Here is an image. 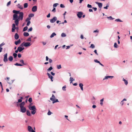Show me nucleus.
<instances>
[{
  "label": "nucleus",
  "instance_id": "nucleus-1",
  "mask_svg": "<svg viewBox=\"0 0 132 132\" xmlns=\"http://www.w3.org/2000/svg\"><path fill=\"white\" fill-rule=\"evenodd\" d=\"M24 14L22 12H20L18 16L17 14H13V20H14V22L16 26H18L20 20H23V17Z\"/></svg>",
  "mask_w": 132,
  "mask_h": 132
},
{
  "label": "nucleus",
  "instance_id": "nucleus-2",
  "mask_svg": "<svg viewBox=\"0 0 132 132\" xmlns=\"http://www.w3.org/2000/svg\"><path fill=\"white\" fill-rule=\"evenodd\" d=\"M25 104V102L23 101L22 102L19 104V106L20 108V111L23 113L25 112L26 111V108L24 106Z\"/></svg>",
  "mask_w": 132,
  "mask_h": 132
},
{
  "label": "nucleus",
  "instance_id": "nucleus-3",
  "mask_svg": "<svg viewBox=\"0 0 132 132\" xmlns=\"http://www.w3.org/2000/svg\"><path fill=\"white\" fill-rule=\"evenodd\" d=\"M32 103H31L28 106L29 109L32 111H31V114L34 115L35 114L36 112V106L35 105L31 106V105Z\"/></svg>",
  "mask_w": 132,
  "mask_h": 132
},
{
  "label": "nucleus",
  "instance_id": "nucleus-4",
  "mask_svg": "<svg viewBox=\"0 0 132 132\" xmlns=\"http://www.w3.org/2000/svg\"><path fill=\"white\" fill-rule=\"evenodd\" d=\"M27 129L28 131L29 132H35V131L33 130L32 127L30 126H28Z\"/></svg>",
  "mask_w": 132,
  "mask_h": 132
},
{
  "label": "nucleus",
  "instance_id": "nucleus-5",
  "mask_svg": "<svg viewBox=\"0 0 132 132\" xmlns=\"http://www.w3.org/2000/svg\"><path fill=\"white\" fill-rule=\"evenodd\" d=\"M7 53L4 55V58L3 59V61L5 62H6L8 60L7 59Z\"/></svg>",
  "mask_w": 132,
  "mask_h": 132
},
{
  "label": "nucleus",
  "instance_id": "nucleus-6",
  "mask_svg": "<svg viewBox=\"0 0 132 132\" xmlns=\"http://www.w3.org/2000/svg\"><path fill=\"white\" fill-rule=\"evenodd\" d=\"M82 14L83 13L82 12H79L77 13V15L79 18H80L82 17Z\"/></svg>",
  "mask_w": 132,
  "mask_h": 132
},
{
  "label": "nucleus",
  "instance_id": "nucleus-7",
  "mask_svg": "<svg viewBox=\"0 0 132 132\" xmlns=\"http://www.w3.org/2000/svg\"><path fill=\"white\" fill-rule=\"evenodd\" d=\"M24 46L25 47H28L31 45V44L30 42H24Z\"/></svg>",
  "mask_w": 132,
  "mask_h": 132
},
{
  "label": "nucleus",
  "instance_id": "nucleus-8",
  "mask_svg": "<svg viewBox=\"0 0 132 132\" xmlns=\"http://www.w3.org/2000/svg\"><path fill=\"white\" fill-rule=\"evenodd\" d=\"M57 20L56 17H54L52 19L50 20V22L51 23H54Z\"/></svg>",
  "mask_w": 132,
  "mask_h": 132
},
{
  "label": "nucleus",
  "instance_id": "nucleus-9",
  "mask_svg": "<svg viewBox=\"0 0 132 132\" xmlns=\"http://www.w3.org/2000/svg\"><path fill=\"white\" fill-rule=\"evenodd\" d=\"M16 25L15 24L13 23L12 24V32H15V29Z\"/></svg>",
  "mask_w": 132,
  "mask_h": 132
},
{
  "label": "nucleus",
  "instance_id": "nucleus-10",
  "mask_svg": "<svg viewBox=\"0 0 132 132\" xmlns=\"http://www.w3.org/2000/svg\"><path fill=\"white\" fill-rule=\"evenodd\" d=\"M95 3L98 5L99 7L101 9L102 8L103 5L102 3H98V2H95Z\"/></svg>",
  "mask_w": 132,
  "mask_h": 132
},
{
  "label": "nucleus",
  "instance_id": "nucleus-11",
  "mask_svg": "<svg viewBox=\"0 0 132 132\" xmlns=\"http://www.w3.org/2000/svg\"><path fill=\"white\" fill-rule=\"evenodd\" d=\"M37 8L36 6H35L32 7V12H35L37 11Z\"/></svg>",
  "mask_w": 132,
  "mask_h": 132
},
{
  "label": "nucleus",
  "instance_id": "nucleus-12",
  "mask_svg": "<svg viewBox=\"0 0 132 132\" xmlns=\"http://www.w3.org/2000/svg\"><path fill=\"white\" fill-rule=\"evenodd\" d=\"M47 75L48 76L49 78L51 79V80L52 81H53V77L52 76L48 73H47Z\"/></svg>",
  "mask_w": 132,
  "mask_h": 132
},
{
  "label": "nucleus",
  "instance_id": "nucleus-13",
  "mask_svg": "<svg viewBox=\"0 0 132 132\" xmlns=\"http://www.w3.org/2000/svg\"><path fill=\"white\" fill-rule=\"evenodd\" d=\"M113 77V76H105V77L103 78V80H104L105 79H107L109 78H110L111 79H112Z\"/></svg>",
  "mask_w": 132,
  "mask_h": 132
},
{
  "label": "nucleus",
  "instance_id": "nucleus-14",
  "mask_svg": "<svg viewBox=\"0 0 132 132\" xmlns=\"http://www.w3.org/2000/svg\"><path fill=\"white\" fill-rule=\"evenodd\" d=\"M50 100L53 101V103H55L59 102V101L57 99H56L55 100H54L52 98H50Z\"/></svg>",
  "mask_w": 132,
  "mask_h": 132
},
{
  "label": "nucleus",
  "instance_id": "nucleus-15",
  "mask_svg": "<svg viewBox=\"0 0 132 132\" xmlns=\"http://www.w3.org/2000/svg\"><path fill=\"white\" fill-rule=\"evenodd\" d=\"M21 43V40L20 39H18V40L15 41L14 42V44L15 45H17Z\"/></svg>",
  "mask_w": 132,
  "mask_h": 132
},
{
  "label": "nucleus",
  "instance_id": "nucleus-16",
  "mask_svg": "<svg viewBox=\"0 0 132 132\" xmlns=\"http://www.w3.org/2000/svg\"><path fill=\"white\" fill-rule=\"evenodd\" d=\"M17 48L19 49V52H21L24 49V47H18Z\"/></svg>",
  "mask_w": 132,
  "mask_h": 132
},
{
  "label": "nucleus",
  "instance_id": "nucleus-17",
  "mask_svg": "<svg viewBox=\"0 0 132 132\" xmlns=\"http://www.w3.org/2000/svg\"><path fill=\"white\" fill-rule=\"evenodd\" d=\"M20 12L19 11H17L15 10H13V12L14 13V14H19Z\"/></svg>",
  "mask_w": 132,
  "mask_h": 132
},
{
  "label": "nucleus",
  "instance_id": "nucleus-18",
  "mask_svg": "<svg viewBox=\"0 0 132 132\" xmlns=\"http://www.w3.org/2000/svg\"><path fill=\"white\" fill-rule=\"evenodd\" d=\"M19 36L18 34L16 33L14 35V38L15 39L17 40L19 39Z\"/></svg>",
  "mask_w": 132,
  "mask_h": 132
},
{
  "label": "nucleus",
  "instance_id": "nucleus-19",
  "mask_svg": "<svg viewBox=\"0 0 132 132\" xmlns=\"http://www.w3.org/2000/svg\"><path fill=\"white\" fill-rule=\"evenodd\" d=\"M79 85V86L80 87L81 90H82V91L83 90V84L82 83H80Z\"/></svg>",
  "mask_w": 132,
  "mask_h": 132
},
{
  "label": "nucleus",
  "instance_id": "nucleus-20",
  "mask_svg": "<svg viewBox=\"0 0 132 132\" xmlns=\"http://www.w3.org/2000/svg\"><path fill=\"white\" fill-rule=\"evenodd\" d=\"M56 35V34L55 32L53 33L50 36V37L51 38L53 37L54 36Z\"/></svg>",
  "mask_w": 132,
  "mask_h": 132
},
{
  "label": "nucleus",
  "instance_id": "nucleus-21",
  "mask_svg": "<svg viewBox=\"0 0 132 132\" xmlns=\"http://www.w3.org/2000/svg\"><path fill=\"white\" fill-rule=\"evenodd\" d=\"M27 114L29 116H31V113L30 111L29 110H27L26 111Z\"/></svg>",
  "mask_w": 132,
  "mask_h": 132
},
{
  "label": "nucleus",
  "instance_id": "nucleus-22",
  "mask_svg": "<svg viewBox=\"0 0 132 132\" xmlns=\"http://www.w3.org/2000/svg\"><path fill=\"white\" fill-rule=\"evenodd\" d=\"M23 36H24L27 37L29 35V34L28 33L26 32H24L23 33Z\"/></svg>",
  "mask_w": 132,
  "mask_h": 132
},
{
  "label": "nucleus",
  "instance_id": "nucleus-23",
  "mask_svg": "<svg viewBox=\"0 0 132 132\" xmlns=\"http://www.w3.org/2000/svg\"><path fill=\"white\" fill-rule=\"evenodd\" d=\"M18 7L21 9H23V6H22L21 5H20V4H19L17 5Z\"/></svg>",
  "mask_w": 132,
  "mask_h": 132
},
{
  "label": "nucleus",
  "instance_id": "nucleus-24",
  "mask_svg": "<svg viewBox=\"0 0 132 132\" xmlns=\"http://www.w3.org/2000/svg\"><path fill=\"white\" fill-rule=\"evenodd\" d=\"M9 61L10 62H11L13 61V57L12 56H10L9 57Z\"/></svg>",
  "mask_w": 132,
  "mask_h": 132
},
{
  "label": "nucleus",
  "instance_id": "nucleus-25",
  "mask_svg": "<svg viewBox=\"0 0 132 132\" xmlns=\"http://www.w3.org/2000/svg\"><path fill=\"white\" fill-rule=\"evenodd\" d=\"M101 102L100 103V104L101 106H102L103 104V101H104V98H103L102 99H101L100 100Z\"/></svg>",
  "mask_w": 132,
  "mask_h": 132
},
{
  "label": "nucleus",
  "instance_id": "nucleus-26",
  "mask_svg": "<svg viewBox=\"0 0 132 132\" xmlns=\"http://www.w3.org/2000/svg\"><path fill=\"white\" fill-rule=\"evenodd\" d=\"M14 65L16 66H23V65L21 64H19L18 63H16L14 64Z\"/></svg>",
  "mask_w": 132,
  "mask_h": 132
},
{
  "label": "nucleus",
  "instance_id": "nucleus-27",
  "mask_svg": "<svg viewBox=\"0 0 132 132\" xmlns=\"http://www.w3.org/2000/svg\"><path fill=\"white\" fill-rule=\"evenodd\" d=\"M123 80L124 81L125 84L126 85H127L128 84V82L127 80H126L124 78H123Z\"/></svg>",
  "mask_w": 132,
  "mask_h": 132
},
{
  "label": "nucleus",
  "instance_id": "nucleus-28",
  "mask_svg": "<svg viewBox=\"0 0 132 132\" xmlns=\"http://www.w3.org/2000/svg\"><path fill=\"white\" fill-rule=\"evenodd\" d=\"M66 36V34L64 33H62L61 34V36L62 37H65Z\"/></svg>",
  "mask_w": 132,
  "mask_h": 132
},
{
  "label": "nucleus",
  "instance_id": "nucleus-29",
  "mask_svg": "<svg viewBox=\"0 0 132 132\" xmlns=\"http://www.w3.org/2000/svg\"><path fill=\"white\" fill-rule=\"evenodd\" d=\"M34 14L32 13L28 15V17L31 18V17H33L34 16Z\"/></svg>",
  "mask_w": 132,
  "mask_h": 132
},
{
  "label": "nucleus",
  "instance_id": "nucleus-30",
  "mask_svg": "<svg viewBox=\"0 0 132 132\" xmlns=\"http://www.w3.org/2000/svg\"><path fill=\"white\" fill-rule=\"evenodd\" d=\"M28 28V27L27 26H26L23 29V31H26Z\"/></svg>",
  "mask_w": 132,
  "mask_h": 132
},
{
  "label": "nucleus",
  "instance_id": "nucleus-31",
  "mask_svg": "<svg viewBox=\"0 0 132 132\" xmlns=\"http://www.w3.org/2000/svg\"><path fill=\"white\" fill-rule=\"evenodd\" d=\"M28 6V4L27 3H25L24 4V8H27Z\"/></svg>",
  "mask_w": 132,
  "mask_h": 132
},
{
  "label": "nucleus",
  "instance_id": "nucleus-32",
  "mask_svg": "<svg viewBox=\"0 0 132 132\" xmlns=\"http://www.w3.org/2000/svg\"><path fill=\"white\" fill-rule=\"evenodd\" d=\"M17 54L15 53H14L13 54V56L15 58L17 57Z\"/></svg>",
  "mask_w": 132,
  "mask_h": 132
},
{
  "label": "nucleus",
  "instance_id": "nucleus-33",
  "mask_svg": "<svg viewBox=\"0 0 132 132\" xmlns=\"http://www.w3.org/2000/svg\"><path fill=\"white\" fill-rule=\"evenodd\" d=\"M20 63L22 64L23 65H26V64L24 63V61L23 60H20Z\"/></svg>",
  "mask_w": 132,
  "mask_h": 132
},
{
  "label": "nucleus",
  "instance_id": "nucleus-34",
  "mask_svg": "<svg viewBox=\"0 0 132 132\" xmlns=\"http://www.w3.org/2000/svg\"><path fill=\"white\" fill-rule=\"evenodd\" d=\"M115 21L117 22H122V21L120 19H116L115 20Z\"/></svg>",
  "mask_w": 132,
  "mask_h": 132
},
{
  "label": "nucleus",
  "instance_id": "nucleus-35",
  "mask_svg": "<svg viewBox=\"0 0 132 132\" xmlns=\"http://www.w3.org/2000/svg\"><path fill=\"white\" fill-rule=\"evenodd\" d=\"M109 6V4H107L106 5V6L104 7V9H108V7Z\"/></svg>",
  "mask_w": 132,
  "mask_h": 132
},
{
  "label": "nucleus",
  "instance_id": "nucleus-36",
  "mask_svg": "<svg viewBox=\"0 0 132 132\" xmlns=\"http://www.w3.org/2000/svg\"><path fill=\"white\" fill-rule=\"evenodd\" d=\"M66 88V85H64L62 87V89L64 91H65L66 89H65Z\"/></svg>",
  "mask_w": 132,
  "mask_h": 132
},
{
  "label": "nucleus",
  "instance_id": "nucleus-37",
  "mask_svg": "<svg viewBox=\"0 0 132 132\" xmlns=\"http://www.w3.org/2000/svg\"><path fill=\"white\" fill-rule=\"evenodd\" d=\"M57 68L58 69H60L61 68V65L60 64L57 65Z\"/></svg>",
  "mask_w": 132,
  "mask_h": 132
},
{
  "label": "nucleus",
  "instance_id": "nucleus-38",
  "mask_svg": "<svg viewBox=\"0 0 132 132\" xmlns=\"http://www.w3.org/2000/svg\"><path fill=\"white\" fill-rule=\"evenodd\" d=\"M53 69V68L52 67H50L47 70L48 71H50L52 70Z\"/></svg>",
  "mask_w": 132,
  "mask_h": 132
},
{
  "label": "nucleus",
  "instance_id": "nucleus-39",
  "mask_svg": "<svg viewBox=\"0 0 132 132\" xmlns=\"http://www.w3.org/2000/svg\"><path fill=\"white\" fill-rule=\"evenodd\" d=\"M108 19H110L111 20H113L114 19V18H113L111 16H110L109 17H107Z\"/></svg>",
  "mask_w": 132,
  "mask_h": 132
},
{
  "label": "nucleus",
  "instance_id": "nucleus-40",
  "mask_svg": "<svg viewBox=\"0 0 132 132\" xmlns=\"http://www.w3.org/2000/svg\"><path fill=\"white\" fill-rule=\"evenodd\" d=\"M31 18L30 17H28L27 18L26 20V21L27 22L28 21H30V20H31Z\"/></svg>",
  "mask_w": 132,
  "mask_h": 132
},
{
  "label": "nucleus",
  "instance_id": "nucleus-41",
  "mask_svg": "<svg viewBox=\"0 0 132 132\" xmlns=\"http://www.w3.org/2000/svg\"><path fill=\"white\" fill-rule=\"evenodd\" d=\"M90 48H95V46L93 44H92L91 45H90Z\"/></svg>",
  "mask_w": 132,
  "mask_h": 132
},
{
  "label": "nucleus",
  "instance_id": "nucleus-42",
  "mask_svg": "<svg viewBox=\"0 0 132 132\" xmlns=\"http://www.w3.org/2000/svg\"><path fill=\"white\" fill-rule=\"evenodd\" d=\"M32 101V98L31 97H30L29 98L28 100V101L30 103H31Z\"/></svg>",
  "mask_w": 132,
  "mask_h": 132
},
{
  "label": "nucleus",
  "instance_id": "nucleus-43",
  "mask_svg": "<svg viewBox=\"0 0 132 132\" xmlns=\"http://www.w3.org/2000/svg\"><path fill=\"white\" fill-rule=\"evenodd\" d=\"M24 42H23L19 46V47H23L24 46Z\"/></svg>",
  "mask_w": 132,
  "mask_h": 132
},
{
  "label": "nucleus",
  "instance_id": "nucleus-44",
  "mask_svg": "<svg viewBox=\"0 0 132 132\" xmlns=\"http://www.w3.org/2000/svg\"><path fill=\"white\" fill-rule=\"evenodd\" d=\"M114 47L116 48H118V45L116 43H115L114 44Z\"/></svg>",
  "mask_w": 132,
  "mask_h": 132
},
{
  "label": "nucleus",
  "instance_id": "nucleus-45",
  "mask_svg": "<svg viewBox=\"0 0 132 132\" xmlns=\"http://www.w3.org/2000/svg\"><path fill=\"white\" fill-rule=\"evenodd\" d=\"M27 42H31V37H29L26 40Z\"/></svg>",
  "mask_w": 132,
  "mask_h": 132
},
{
  "label": "nucleus",
  "instance_id": "nucleus-46",
  "mask_svg": "<svg viewBox=\"0 0 132 132\" xmlns=\"http://www.w3.org/2000/svg\"><path fill=\"white\" fill-rule=\"evenodd\" d=\"M27 26H28L31 23V22L30 21H27Z\"/></svg>",
  "mask_w": 132,
  "mask_h": 132
},
{
  "label": "nucleus",
  "instance_id": "nucleus-47",
  "mask_svg": "<svg viewBox=\"0 0 132 132\" xmlns=\"http://www.w3.org/2000/svg\"><path fill=\"white\" fill-rule=\"evenodd\" d=\"M5 45V43L4 42H3L0 45V47H2Z\"/></svg>",
  "mask_w": 132,
  "mask_h": 132
},
{
  "label": "nucleus",
  "instance_id": "nucleus-48",
  "mask_svg": "<svg viewBox=\"0 0 132 132\" xmlns=\"http://www.w3.org/2000/svg\"><path fill=\"white\" fill-rule=\"evenodd\" d=\"M22 100L21 99H19L18 100V101L16 102V103H21L22 102Z\"/></svg>",
  "mask_w": 132,
  "mask_h": 132
},
{
  "label": "nucleus",
  "instance_id": "nucleus-49",
  "mask_svg": "<svg viewBox=\"0 0 132 132\" xmlns=\"http://www.w3.org/2000/svg\"><path fill=\"white\" fill-rule=\"evenodd\" d=\"M32 27H31L28 30V32L29 31H32Z\"/></svg>",
  "mask_w": 132,
  "mask_h": 132
},
{
  "label": "nucleus",
  "instance_id": "nucleus-50",
  "mask_svg": "<svg viewBox=\"0 0 132 132\" xmlns=\"http://www.w3.org/2000/svg\"><path fill=\"white\" fill-rule=\"evenodd\" d=\"M58 5V3H55V4H54L53 6V7H56Z\"/></svg>",
  "mask_w": 132,
  "mask_h": 132
},
{
  "label": "nucleus",
  "instance_id": "nucleus-51",
  "mask_svg": "<svg viewBox=\"0 0 132 132\" xmlns=\"http://www.w3.org/2000/svg\"><path fill=\"white\" fill-rule=\"evenodd\" d=\"M87 7L89 8H92V5H90L89 4H88L87 5Z\"/></svg>",
  "mask_w": 132,
  "mask_h": 132
},
{
  "label": "nucleus",
  "instance_id": "nucleus-52",
  "mask_svg": "<svg viewBox=\"0 0 132 132\" xmlns=\"http://www.w3.org/2000/svg\"><path fill=\"white\" fill-rule=\"evenodd\" d=\"M74 80H75L74 79H73V78H72V77H71L70 78V81H71L70 83H71L72 81Z\"/></svg>",
  "mask_w": 132,
  "mask_h": 132
},
{
  "label": "nucleus",
  "instance_id": "nucleus-53",
  "mask_svg": "<svg viewBox=\"0 0 132 132\" xmlns=\"http://www.w3.org/2000/svg\"><path fill=\"white\" fill-rule=\"evenodd\" d=\"M94 61L95 62L97 63H100V62L99 61H98L97 59L94 60Z\"/></svg>",
  "mask_w": 132,
  "mask_h": 132
},
{
  "label": "nucleus",
  "instance_id": "nucleus-54",
  "mask_svg": "<svg viewBox=\"0 0 132 132\" xmlns=\"http://www.w3.org/2000/svg\"><path fill=\"white\" fill-rule=\"evenodd\" d=\"M11 3V2L10 1H9L7 3V6H9V5H10V4Z\"/></svg>",
  "mask_w": 132,
  "mask_h": 132
},
{
  "label": "nucleus",
  "instance_id": "nucleus-55",
  "mask_svg": "<svg viewBox=\"0 0 132 132\" xmlns=\"http://www.w3.org/2000/svg\"><path fill=\"white\" fill-rule=\"evenodd\" d=\"M55 97L54 94H52V97H51L50 98H52L54 100H55Z\"/></svg>",
  "mask_w": 132,
  "mask_h": 132
},
{
  "label": "nucleus",
  "instance_id": "nucleus-56",
  "mask_svg": "<svg viewBox=\"0 0 132 132\" xmlns=\"http://www.w3.org/2000/svg\"><path fill=\"white\" fill-rule=\"evenodd\" d=\"M60 6L61 8H64L65 7V6H64V5L62 4H60Z\"/></svg>",
  "mask_w": 132,
  "mask_h": 132
},
{
  "label": "nucleus",
  "instance_id": "nucleus-57",
  "mask_svg": "<svg viewBox=\"0 0 132 132\" xmlns=\"http://www.w3.org/2000/svg\"><path fill=\"white\" fill-rule=\"evenodd\" d=\"M52 11L54 12H56L55 8V7H53V8Z\"/></svg>",
  "mask_w": 132,
  "mask_h": 132
},
{
  "label": "nucleus",
  "instance_id": "nucleus-58",
  "mask_svg": "<svg viewBox=\"0 0 132 132\" xmlns=\"http://www.w3.org/2000/svg\"><path fill=\"white\" fill-rule=\"evenodd\" d=\"M18 56L19 58H20L21 57V55L19 53L18 54Z\"/></svg>",
  "mask_w": 132,
  "mask_h": 132
},
{
  "label": "nucleus",
  "instance_id": "nucleus-59",
  "mask_svg": "<svg viewBox=\"0 0 132 132\" xmlns=\"http://www.w3.org/2000/svg\"><path fill=\"white\" fill-rule=\"evenodd\" d=\"M52 113L50 111H49L47 113V114L48 115H50Z\"/></svg>",
  "mask_w": 132,
  "mask_h": 132
},
{
  "label": "nucleus",
  "instance_id": "nucleus-60",
  "mask_svg": "<svg viewBox=\"0 0 132 132\" xmlns=\"http://www.w3.org/2000/svg\"><path fill=\"white\" fill-rule=\"evenodd\" d=\"M94 53L96 54L97 55H98V54L97 53V50H95L94 51Z\"/></svg>",
  "mask_w": 132,
  "mask_h": 132
},
{
  "label": "nucleus",
  "instance_id": "nucleus-61",
  "mask_svg": "<svg viewBox=\"0 0 132 132\" xmlns=\"http://www.w3.org/2000/svg\"><path fill=\"white\" fill-rule=\"evenodd\" d=\"M49 62L50 63H51L52 62V60L51 59H49Z\"/></svg>",
  "mask_w": 132,
  "mask_h": 132
},
{
  "label": "nucleus",
  "instance_id": "nucleus-62",
  "mask_svg": "<svg viewBox=\"0 0 132 132\" xmlns=\"http://www.w3.org/2000/svg\"><path fill=\"white\" fill-rule=\"evenodd\" d=\"M99 32V31L98 30H94L93 31V32L95 33V32H97L98 33Z\"/></svg>",
  "mask_w": 132,
  "mask_h": 132
},
{
  "label": "nucleus",
  "instance_id": "nucleus-63",
  "mask_svg": "<svg viewBox=\"0 0 132 132\" xmlns=\"http://www.w3.org/2000/svg\"><path fill=\"white\" fill-rule=\"evenodd\" d=\"M92 8L94 9V11H96L97 10V8L96 7H93Z\"/></svg>",
  "mask_w": 132,
  "mask_h": 132
},
{
  "label": "nucleus",
  "instance_id": "nucleus-64",
  "mask_svg": "<svg viewBox=\"0 0 132 132\" xmlns=\"http://www.w3.org/2000/svg\"><path fill=\"white\" fill-rule=\"evenodd\" d=\"M92 107L93 108L95 109L96 107V106L95 105H94L92 106Z\"/></svg>",
  "mask_w": 132,
  "mask_h": 132
}]
</instances>
